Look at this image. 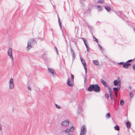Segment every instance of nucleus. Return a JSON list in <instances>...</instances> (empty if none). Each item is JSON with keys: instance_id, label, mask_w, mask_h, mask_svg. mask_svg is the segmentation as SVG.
Wrapping results in <instances>:
<instances>
[{"instance_id": "1", "label": "nucleus", "mask_w": 135, "mask_h": 135, "mask_svg": "<svg viewBox=\"0 0 135 135\" xmlns=\"http://www.w3.org/2000/svg\"><path fill=\"white\" fill-rule=\"evenodd\" d=\"M100 81L105 87L107 88L108 89L109 91V93H113L112 89L104 80L101 79L100 80Z\"/></svg>"}, {"instance_id": "2", "label": "nucleus", "mask_w": 135, "mask_h": 135, "mask_svg": "<svg viewBox=\"0 0 135 135\" xmlns=\"http://www.w3.org/2000/svg\"><path fill=\"white\" fill-rule=\"evenodd\" d=\"M83 105V103L81 104V105H78L77 106L78 107V111H77V113L78 114L80 115L83 118H84V115L83 114H82V111H83V110L80 107V106L81 107V105Z\"/></svg>"}, {"instance_id": "3", "label": "nucleus", "mask_w": 135, "mask_h": 135, "mask_svg": "<svg viewBox=\"0 0 135 135\" xmlns=\"http://www.w3.org/2000/svg\"><path fill=\"white\" fill-rule=\"evenodd\" d=\"M86 126L84 125L81 128V130L79 135H85L86 132Z\"/></svg>"}, {"instance_id": "4", "label": "nucleus", "mask_w": 135, "mask_h": 135, "mask_svg": "<svg viewBox=\"0 0 135 135\" xmlns=\"http://www.w3.org/2000/svg\"><path fill=\"white\" fill-rule=\"evenodd\" d=\"M8 55L11 60L12 62L13 61V57L12 55V49L11 48H9L8 51Z\"/></svg>"}, {"instance_id": "5", "label": "nucleus", "mask_w": 135, "mask_h": 135, "mask_svg": "<svg viewBox=\"0 0 135 135\" xmlns=\"http://www.w3.org/2000/svg\"><path fill=\"white\" fill-rule=\"evenodd\" d=\"M100 88L98 84H95L94 92L95 93H99L100 91Z\"/></svg>"}, {"instance_id": "6", "label": "nucleus", "mask_w": 135, "mask_h": 135, "mask_svg": "<svg viewBox=\"0 0 135 135\" xmlns=\"http://www.w3.org/2000/svg\"><path fill=\"white\" fill-rule=\"evenodd\" d=\"M33 41H34V40L33 39H31L28 41L27 47V49L28 50H29L31 48L32 46L31 45V44L32 42H33Z\"/></svg>"}, {"instance_id": "7", "label": "nucleus", "mask_w": 135, "mask_h": 135, "mask_svg": "<svg viewBox=\"0 0 135 135\" xmlns=\"http://www.w3.org/2000/svg\"><path fill=\"white\" fill-rule=\"evenodd\" d=\"M9 88L10 89H12L14 87L13 80L12 78H11L9 82Z\"/></svg>"}, {"instance_id": "8", "label": "nucleus", "mask_w": 135, "mask_h": 135, "mask_svg": "<svg viewBox=\"0 0 135 135\" xmlns=\"http://www.w3.org/2000/svg\"><path fill=\"white\" fill-rule=\"evenodd\" d=\"M66 83L70 87L73 86L74 84V81L72 80L70 81V79L68 77V79L67 80Z\"/></svg>"}, {"instance_id": "9", "label": "nucleus", "mask_w": 135, "mask_h": 135, "mask_svg": "<svg viewBox=\"0 0 135 135\" xmlns=\"http://www.w3.org/2000/svg\"><path fill=\"white\" fill-rule=\"evenodd\" d=\"M74 127L73 126H72L70 128V129L68 128L65 129L64 131L65 133H69L70 132H73L74 131Z\"/></svg>"}, {"instance_id": "10", "label": "nucleus", "mask_w": 135, "mask_h": 135, "mask_svg": "<svg viewBox=\"0 0 135 135\" xmlns=\"http://www.w3.org/2000/svg\"><path fill=\"white\" fill-rule=\"evenodd\" d=\"M69 124V121L68 120H66L63 121L61 123L62 126H66Z\"/></svg>"}, {"instance_id": "11", "label": "nucleus", "mask_w": 135, "mask_h": 135, "mask_svg": "<svg viewBox=\"0 0 135 135\" xmlns=\"http://www.w3.org/2000/svg\"><path fill=\"white\" fill-rule=\"evenodd\" d=\"M131 63H128L126 61L123 62V67L124 68L127 69L128 68L129 66L131 65Z\"/></svg>"}, {"instance_id": "12", "label": "nucleus", "mask_w": 135, "mask_h": 135, "mask_svg": "<svg viewBox=\"0 0 135 135\" xmlns=\"http://www.w3.org/2000/svg\"><path fill=\"white\" fill-rule=\"evenodd\" d=\"M117 80H114L113 81L114 85V86H116L118 84V85H119V81L120 82V83H121V80L120 78L118 77L117 78Z\"/></svg>"}, {"instance_id": "13", "label": "nucleus", "mask_w": 135, "mask_h": 135, "mask_svg": "<svg viewBox=\"0 0 135 135\" xmlns=\"http://www.w3.org/2000/svg\"><path fill=\"white\" fill-rule=\"evenodd\" d=\"M118 88L114 87L113 88V90L115 91H117L118 90H119L121 88L120 82L119 81V85H118Z\"/></svg>"}, {"instance_id": "14", "label": "nucleus", "mask_w": 135, "mask_h": 135, "mask_svg": "<svg viewBox=\"0 0 135 135\" xmlns=\"http://www.w3.org/2000/svg\"><path fill=\"white\" fill-rule=\"evenodd\" d=\"M48 70L53 76H55L56 75V73L55 72L54 70L52 68H48Z\"/></svg>"}, {"instance_id": "15", "label": "nucleus", "mask_w": 135, "mask_h": 135, "mask_svg": "<svg viewBox=\"0 0 135 135\" xmlns=\"http://www.w3.org/2000/svg\"><path fill=\"white\" fill-rule=\"evenodd\" d=\"M70 51L71 53V54L72 56V60L73 61L75 59V55H74V52L71 47V46H70Z\"/></svg>"}, {"instance_id": "16", "label": "nucleus", "mask_w": 135, "mask_h": 135, "mask_svg": "<svg viewBox=\"0 0 135 135\" xmlns=\"http://www.w3.org/2000/svg\"><path fill=\"white\" fill-rule=\"evenodd\" d=\"M80 59L81 63L83 65L84 67L87 66V65L85 60L83 59L81 56L80 57Z\"/></svg>"}, {"instance_id": "17", "label": "nucleus", "mask_w": 135, "mask_h": 135, "mask_svg": "<svg viewBox=\"0 0 135 135\" xmlns=\"http://www.w3.org/2000/svg\"><path fill=\"white\" fill-rule=\"evenodd\" d=\"M126 124L127 129H129L131 125L130 122L129 121H128L126 122Z\"/></svg>"}, {"instance_id": "18", "label": "nucleus", "mask_w": 135, "mask_h": 135, "mask_svg": "<svg viewBox=\"0 0 135 135\" xmlns=\"http://www.w3.org/2000/svg\"><path fill=\"white\" fill-rule=\"evenodd\" d=\"M92 84L90 85L87 89L88 91H92Z\"/></svg>"}, {"instance_id": "19", "label": "nucleus", "mask_w": 135, "mask_h": 135, "mask_svg": "<svg viewBox=\"0 0 135 135\" xmlns=\"http://www.w3.org/2000/svg\"><path fill=\"white\" fill-rule=\"evenodd\" d=\"M105 9L108 12H110L111 10L110 8L108 6H104Z\"/></svg>"}, {"instance_id": "20", "label": "nucleus", "mask_w": 135, "mask_h": 135, "mask_svg": "<svg viewBox=\"0 0 135 135\" xmlns=\"http://www.w3.org/2000/svg\"><path fill=\"white\" fill-rule=\"evenodd\" d=\"M81 39L83 40V41L85 45V46H87L88 45L87 43H88V42L85 39V38H81Z\"/></svg>"}, {"instance_id": "21", "label": "nucleus", "mask_w": 135, "mask_h": 135, "mask_svg": "<svg viewBox=\"0 0 135 135\" xmlns=\"http://www.w3.org/2000/svg\"><path fill=\"white\" fill-rule=\"evenodd\" d=\"M93 62L94 64L96 66H99V62L97 60H94L93 61Z\"/></svg>"}, {"instance_id": "22", "label": "nucleus", "mask_w": 135, "mask_h": 135, "mask_svg": "<svg viewBox=\"0 0 135 135\" xmlns=\"http://www.w3.org/2000/svg\"><path fill=\"white\" fill-rule=\"evenodd\" d=\"M87 78V76H85L84 77V84L85 85H86V84L87 81H88Z\"/></svg>"}, {"instance_id": "23", "label": "nucleus", "mask_w": 135, "mask_h": 135, "mask_svg": "<svg viewBox=\"0 0 135 135\" xmlns=\"http://www.w3.org/2000/svg\"><path fill=\"white\" fill-rule=\"evenodd\" d=\"M114 129L116 131H119L120 129V128L118 125H116L114 127Z\"/></svg>"}, {"instance_id": "24", "label": "nucleus", "mask_w": 135, "mask_h": 135, "mask_svg": "<svg viewBox=\"0 0 135 135\" xmlns=\"http://www.w3.org/2000/svg\"><path fill=\"white\" fill-rule=\"evenodd\" d=\"M97 8L99 11H102V7L98 5Z\"/></svg>"}, {"instance_id": "25", "label": "nucleus", "mask_w": 135, "mask_h": 135, "mask_svg": "<svg viewBox=\"0 0 135 135\" xmlns=\"http://www.w3.org/2000/svg\"><path fill=\"white\" fill-rule=\"evenodd\" d=\"M58 22L59 23V24L60 27V28L61 29V28L62 27L61 23V20L60 18H58Z\"/></svg>"}, {"instance_id": "26", "label": "nucleus", "mask_w": 135, "mask_h": 135, "mask_svg": "<svg viewBox=\"0 0 135 135\" xmlns=\"http://www.w3.org/2000/svg\"><path fill=\"white\" fill-rule=\"evenodd\" d=\"M85 69V76H87V66L84 67Z\"/></svg>"}, {"instance_id": "27", "label": "nucleus", "mask_w": 135, "mask_h": 135, "mask_svg": "<svg viewBox=\"0 0 135 135\" xmlns=\"http://www.w3.org/2000/svg\"><path fill=\"white\" fill-rule=\"evenodd\" d=\"M124 103V100L122 99H121L120 100V105L121 106H122Z\"/></svg>"}, {"instance_id": "28", "label": "nucleus", "mask_w": 135, "mask_h": 135, "mask_svg": "<svg viewBox=\"0 0 135 135\" xmlns=\"http://www.w3.org/2000/svg\"><path fill=\"white\" fill-rule=\"evenodd\" d=\"M93 37L94 41H95L97 43H98V39L96 38V37H94L93 35Z\"/></svg>"}, {"instance_id": "29", "label": "nucleus", "mask_w": 135, "mask_h": 135, "mask_svg": "<svg viewBox=\"0 0 135 135\" xmlns=\"http://www.w3.org/2000/svg\"><path fill=\"white\" fill-rule=\"evenodd\" d=\"M110 115L109 112H108L107 113L106 115V117L108 118H109L110 117Z\"/></svg>"}, {"instance_id": "30", "label": "nucleus", "mask_w": 135, "mask_h": 135, "mask_svg": "<svg viewBox=\"0 0 135 135\" xmlns=\"http://www.w3.org/2000/svg\"><path fill=\"white\" fill-rule=\"evenodd\" d=\"M112 102H114V104L117 103V102L115 101L113 97L110 98Z\"/></svg>"}, {"instance_id": "31", "label": "nucleus", "mask_w": 135, "mask_h": 135, "mask_svg": "<svg viewBox=\"0 0 135 135\" xmlns=\"http://www.w3.org/2000/svg\"><path fill=\"white\" fill-rule=\"evenodd\" d=\"M71 80L74 81V76L72 74H71Z\"/></svg>"}, {"instance_id": "32", "label": "nucleus", "mask_w": 135, "mask_h": 135, "mask_svg": "<svg viewBox=\"0 0 135 135\" xmlns=\"http://www.w3.org/2000/svg\"><path fill=\"white\" fill-rule=\"evenodd\" d=\"M55 105L57 108L59 109H60L61 108V107L59 105H58V104H55Z\"/></svg>"}, {"instance_id": "33", "label": "nucleus", "mask_w": 135, "mask_h": 135, "mask_svg": "<svg viewBox=\"0 0 135 135\" xmlns=\"http://www.w3.org/2000/svg\"><path fill=\"white\" fill-rule=\"evenodd\" d=\"M104 2V0H98V1L97 3H103Z\"/></svg>"}, {"instance_id": "34", "label": "nucleus", "mask_w": 135, "mask_h": 135, "mask_svg": "<svg viewBox=\"0 0 135 135\" xmlns=\"http://www.w3.org/2000/svg\"><path fill=\"white\" fill-rule=\"evenodd\" d=\"M85 0H80L79 1L80 3L82 4V5H84V1H85Z\"/></svg>"}, {"instance_id": "35", "label": "nucleus", "mask_w": 135, "mask_h": 135, "mask_svg": "<svg viewBox=\"0 0 135 135\" xmlns=\"http://www.w3.org/2000/svg\"><path fill=\"white\" fill-rule=\"evenodd\" d=\"M105 97L108 99L109 97V95L108 94H106L105 95Z\"/></svg>"}, {"instance_id": "36", "label": "nucleus", "mask_w": 135, "mask_h": 135, "mask_svg": "<svg viewBox=\"0 0 135 135\" xmlns=\"http://www.w3.org/2000/svg\"><path fill=\"white\" fill-rule=\"evenodd\" d=\"M129 95L130 98L131 99L133 97V94L132 93V92H130L129 93Z\"/></svg>"}, {"instance_id": "37", "label": "nucleus", "mask_w": 135, "mask_h": 135, "mask_svg": "<svg viewBox=\"0 0 135 135\" xmlns=\"http://www.w3.org/2000/svg\"><path fill=\"white\" fill-rule=\"evenodd\" d=\"M135 60V59H130L127 60L126 61L128 63H130L132 61H133Z\"/></svg>"}, {"instance_id": "38", "label": "nucleus", "mask_w": 135, "mask_h": 135, "mask_svg": "<svg viewBox=\"0 0 135 135\" xmlns=\"http://www.w3.org/2000/svg\"><path fill=\"white\" fill-rule=\"evenodd\" d=\"M123 62H120L118 63V65H119V66H121V65H122L123 66Z\"/></svg>"}, {"instance_id": "39", "label": "nucleus", "mask_w": 135, "mask_h": 135, "mask_svg": "<svg viewBox=\"0 0 135 135\" xmlns=\"http://www.w3.org/2000/svg\"><path fill=\"white\" fill-rule=\"evenodd\" d=\"M86 48L87 49V51L88 52H89V47H88V45L85 46Z\"/></svg>"}, {"instance_id": "40", "label": "nucleus", "mask_w": 135, "mask_h": 135, "mask_svg": "<svg viewBox=\"0 0 135 135\" xmlns=\"http://www.w3.org/2000/svg\"><path fill=\"white\" fill-rule=\"evenodd\" d=\"M90 8H88V9L86 11V12L87 13H90Z\"/></svg>"}, {"instance_id": "41", "label": "nucleus", "mask_w": 135, "mask_h": 135, "mask_svg": "<svg viewBox=\"0 0 135 135\" xmlns=\"http://www.w3.org/2000/svg\"><path fill=\"white\" fill-rule=\"evenodd\" d=\"M95 85V84H92V91H94Z\"/></svg>"}, {"instance_id": "42", "label": "nucleus", "mask_w": 135, "mask_h": 135, "mask_svg": "<svg viewBox=\"0 0 135 135\" xmlns=\"http://www.w3.org/2000/svg\"><path fill=\"white\" fill-rule=\"evenodd\" d=\"M88 27L90 30H91L92 29V27L91 26L88 25Z\"/></svg>"}, {"instance_id": "43", "label": "nucleus", "mask_w": 135, "mask_h": 135, "mask_svg": "<svg viewBox=\"0 0 135 135\" xmlns=\"http://www.w3.org/2000/svg\"><path fill=\"white\" fill-rule=\"evenodd\" d=\"M98 45L99 46V47L100 49L101 50H102V46L99 44H98Z\"/></svg>"}, {"instance_id": "44", "label": "nucleus", "mask_w": 135, "mask_h": 135, "mask_svg": "<svg viewBox=\"0 0 135 135\" xmlns=\"http://www.w3.org/2000/svg\"><path fill=\"white\" fill-rule=\"evenodd\" d=\"M110 98H112L113 97V93H109Z\"/></svg>"}, {"instance_id": "45", "label": "nucleus", "mask_w": 135, "mask_h": 135, "mask_svg": "<svg viewBox=\"0 0 135 135\" xmlns=\"http://www.w3.org/2000/svg\"><path fill=\"white\" fill-rule=\"evenodd\" d=\"M47 54V52H44L43 54V56L44 57V56H45Z\"/></svg>"}, {"instance_id": "46", "label": "nucleus", "mask_w": 135, "mask_h": 135, "mask_svg": "<svg viewBox=\"0 0 135 135\" xmlns=\"http://www.w3.org/2000/svg\"><path fill=\"white\" fill-rule=\"evenodd\" d=\"M74 42L75 45L76 46V47H78V45H77V42L76 41V40H74Z\"/></svg>"}, {"instance_id": "47", "label": "nucleus", "mask_w": 135, "mask_h": 135, "mask_svg": "<svg viewBox=\"0 0 135 135\" xmlns=\"http://www.w3.org/2000/svg\"><path fill=\"white\" fill-rule=\"evenodd\" d=\"M2 125L1 124H0V131H2Z\"/></svg>"}, {"instance_id": "48", "label": "nucleus", "mask_w": 135, "mask_h": 135, "mask_svg": "<svg viewBox=\"0 0 135 135\" xmlns=\"http://www.w3.org/2000/svg\"><path fill=\"white\" fill-rule=\"evenodd\" d=\"M132 68L134 70H135V64L133 66Z\"/></svg>"}, {"instance_id": "49", "label": "nucleus", "mask_w": 135, "mask_h": 135, "mask_svg": "<svg viewBox=\"0 0 135 135\" xmlns=\"http://www.w3.org/2000/svg\"><path fill=\"white\" fill-rule=\"evenodd\" d=\"M39 39H40L41 40V41H43L44 40V38H40V37H39Z\"/></svg>"}, {"instance_id": "50", "label": "nucleus", "mask_w": 135, "mask_h": 135, "mask_svg": "<svg viewBox=\"0 0 135 135\" xmlns=\"http://www.w3.org/2000/svg\"><path fill=\"white\" fill-rule=\"evenodd\" d=\"M115 94L116 97H117V91H115Z\"/></svg>"}, {"instance_id": "51", "label": "nucleus", "mask_w": 135, "mask_h": 135, "mask_svg": "<svg viewBox=\"0 0 135 135\" xmlns=\"http://www.w3.org/2000/svg\"><path fill=\"white\" fill-rule=\"evenodd\" d=\"M28 90H31V88L30 86H28Z\"/></svg>"}, {"instance_id": "52", "label": "nucleus", "mask_w": 135, "mask_h": 135, "mask_svg": "<svg viewBox=\"0 0 135 135\" xmlns=\"http://www.w3.org/2000/svg\"><path fill=\"white\" fill-rule=\"evenodd\" d=\"M54 47H55V50H56V51H57L58 50H57V48L55 46Z\"/></svg>"}, {"instance_id": "53", "label": "nucleus", "mask_w": 135, "mask_h": 135, "mask_svg": "<svg viewBox=\"0 0 135 135\" xmlns=\"http://www.w3.org/2000/svg\"><path fill=\"white\" fill-rule=\"evenodd\" d=\"M74 40H75V38H73V39L72 40V41L73 42H74Z\"/></svg>"}, {"instance_id": "54", "label": "nucleus", "mask_w": 135, "mask_h": 135, "mask_svg": "<svg viewBox=\"0 0 135 135\" xmlns=\"http://www.w3.org/2000/svg\"><path fill=\"white\" fill-rule=\"evenodd\" d=\"M128 89H131V86H129L128 87Z\"/></svg>"}, {"instance_id": "55", "label": "nucleus", "mask_w": 135, "mask_h": 135, "mask_svg": "<svg viewBox=\"0 0 135 135\" xmlns=\"http://www.w3.org/2000/svg\"><path fill=\"white\" fill-rule=\"evenodd\" d=\"M56 53H57V54H58V51H56Z\"/></svg>"}, {"instance_id": "56", "label": "nucleus", "mask_w": 135, "mask_h": 135, "mask_svg": "<svg viewBox=\"0 0 135 135\" xmlns=\"http://www.w3.org/2000/svg\"><path fill=\"white\" fill-rule=\"evenodd\" d=\"M133 29L134 31L135 32V28H133Z\"/></svg>"}, {"instance_id": "57", "label": "nucleus", "mask_w": 135, "mask_h": 135, "mask_svg": "<svg viewBox=\"0 0 135 135\" xmlns=\"http://www.w3.org/2000/svg\"><path fill=\"white\" fill-rule=\"evenodd\" d=\"M57 17H58V18H59V16H58V15H57Z\"/></svg>"}, {"instance_id": "58", "label": "nucleus", "mask_w": 135, "mask_h": 135, "mask_svg": "<svg viewBox=\"0 0 135 135\" xmlns=\"http://www.w3.org/2000/svg\"><path fill=\"white\" fill-rule=\"evenodd\" d=\"M68 135H71V134H68Z\"/></svg>"}, {"instance_id": "59", "label": "nucleus", "mask_w": 135, "mask_h": 135, "mask_svg": "<svg viewBox=\"0 0 135 135\" xmlns=\"http://www.w3.org/2000/svg\"><path fill=\"white\" fill-rule=\"evenodd\" d=\"M134 59H135V58H134Z\"/></svg>"}, {"instance_id": "60", "label": "nucleus", "mask_w": 135, "mask_h": 135, "mask_svg": "<svg viewBox=\"0 0 135 135\" xmlns=\"http://www.w3.org/2000/svg\"><path fill=\"white\" fill-rule=\"evenodd\" d=\"M118 135H119V134H118Z\"/></svg>"}]
</instances>
